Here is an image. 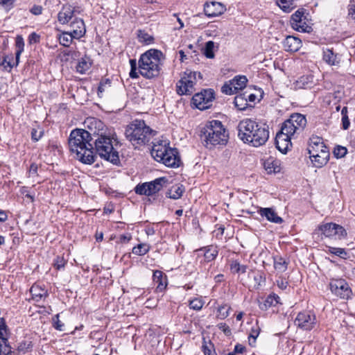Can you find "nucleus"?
<instances>
[{"label": "nucleus", "instance_id": "2f4dec72", "mask_svg": "<svg viewBox=\"0 0 355 355\" xmlns=\"http://www.w3.org/2000/svg\"><path fill=\"white\" fill-rule=\"evenodd\" d=\"M234 105L240 110H245L249 105L247 100V92L237 95L234 98Z\"/></svg>", "mask_w": 355, "mask_h": 355}, {"label": "nucleus", "instance_id": "6e6552de", "mask_svg": "<svg viewBox=\"0 0 355 355\" xmlns=\"http://www.w3.org/2000/svg\"><path fill=\"white\" fill-rule=\"evenodd\" d=\"M151 155L156 161L163 163L168 167H175L179 165L180 159L177 151L168 148L166 143L164 144L162 141L154 144Z\"/></svg>", "mask_w": 355, "mask_h": 355}, {"label": "nucleus", "instance_id": "1a4fd4ad", "mask_svg": "<svg viewBox=\"0 0 355 355\" xmlns=\"http://www.w3.org/2000/svg\"><path fill=\"white\" fill-rule=\"evenodd\" d=\"M151 155L156 161L163 163L168 167H175L179 165L180 159L177 151L168 148L166 143L164 144L162 141L154 144Z\"/></svg>", "mask_w": 355, "mask_h": 355}, {"label": "nucleus", "instance_id": "338daca9", "mask_svg": "<svg viewBox=\"0 0 355 355\" xmlns=\"http://www.w3.org/2000/svg\"><path fill=\"white\" fill-rule=\"evenodd\" d=\"M119 239L121 243H125L128 242L131 239V236L123 234L120 236Z\"/></svg>", "mask_w": 355, "mask_h": 355}, {"label": "nucleus", "instance_id": "052dcab7", "mask_svg": "<svg viewBox=\"0 0 355 355\" xmlns=\"http://www.w3.org/2000/svg\"><path fill=\"white\" fill-rule=\"evenodd\" d=\"M37 165L35 164H32L30 166L28 174L30 177H34L37 175Z\"/></svg>", "mask_w": 355, "mask_h": 355}, {"label": "nucleus", "instance_id": "37998d69", "mask_svg": "<svg viewBox=\"0 0 355 355\" xmlns=\"http://www.w3.org/2000/svg\"><path fill=\"white\" fill-rule=\"evenodd\" d=\"M230 306L227 304H223L218 308L217 318L220 320H224L228 317L230 314Z\"/></svg>", "mask_w": 355, "mask_h": 355}, {"label": "nucleus", "instance_id": "c756f323", "mask_svg": "<svg viewBox=\"0 0 355 355\" xmlns=\"http://www.w3.org/2000/svg\"><path fill=\"white\" fill-rule=\"evenodd\" d=\"M323 60L329 65L338 66L340 63V56L329 49L323 51Z\"/></svg>", "mask_w": 355, "mask_h": 355}, {"label": "nucleus", "instance_id": "9b49d317", "mask_svg": "<svg viewBox=\"0 0 355 355\" xmlns=\"http://www.w3.org/2000/svg\"><path fill=\"white\" fill-rule=\"evenodd\" d=\"M198 79H202L200 72L186 70L176 84V91L179 95H191L195 91Z\"/></svg>", "mask_w": 355, "mask_h": 355}, {"label": "nucleus", "instance_id": "ddd939ff", "mask_svg": "<svg viewBox=\"0 0 355 355\" xmlns=\"http://www.w3.org/2000/svg\"><path fill=\"white\" fill-rule=\"evenodd\" d=\"M166 178L162 177L149 182L138 184L135 189V193L139 195L153 196L158 193L167 183Z\"/></svg>", "mask_w": 355, "mask_h": 355}, {"label": "nucleus", "instance_id": "0eeeda50", "mask_svg": "<svg viewBox=\"0 0 355 355\" xmlns=\"http://www.w3.org/2000/svg\"><path fill=\"white\" fill-rule=\"evenodd\" d=\"M308 152L312 163L317 168L322 167L329 160V152L321 137L310 138Z\"/></svg>", "mask_w": 355, "mask_h": 355}, {"label": "nucleus", "instance_id": "dca6fc26", "mask_svg": "<svg viewBox=\"0 0 355 355\" xmlns=\"http://www.w3.org/2000/svg\"><path fill=\"white\" fill-rule=\"evenodd\" d=\"M214 99V92L211 89L197 93L192 98L193 105L201 110L209 108Z\"/></svg>", "mask_w": 355, "mask_h": 355}, {"label": "nucleus", "instance_id": "7ed1b4c3", "mask_svg": "<svg viewBox=\"0 0 355 355\" xmlns=\"http://www.w3.org/2000/svg\"><path fill=\"white\" fill-rule=\"evenodd\" d=\"M239 137L254 147L263 145L269 137V131L264 125L255 120L244 119L238 125Z\"/></svg>", "mask_w": 355, "mask_h": 355}, {"label": "nucleus", "instance_id": "473e14b6", "mask_svg": "<svg viewBox=\"0 0 355 355\" xmlns=\"http://www.w3.org/2000/svg\"><path fill=\"white\" fill-rule=\"evenodd\" d=\"M91 61L89 58H83L76 66V71L80 73H85L91 67Z\"/></svg>", "mask_w": 355, "mask_h": 355}, {"label": "nucleus", "instance_id": "72a5a7b5", "mask_svg": "<svg viewBox=\"0 0 355 355\" xmlns=\"http://www.w3.org/2000/svg\"><path fill=\"white\" fill-rule=\"evenodd\" d=\"M277 4L286 12H290L295 7L294 0H277Z\"/></svg>", "mask_w": 355, "mask_h": 355}, {"label": "nucleus", "instance_id": "680f3d73", "mask_svg": "<svg viewBox=\"0 0 355 355\" xmlns=\"http://www.w3.org/2000/svg\"><path fill=\"white\" fill-rule=\"evenodd\" d=\"M277 285L282 290H284L288 286V282L285 281L284 279L279 278L277 280Z\"/></svg>", "mask_w": 355, "mask_h": 355}, {"label": "nucleus", "instance_id": "4be33fe9", "mask_svg": "<svg viewBox=\"0 0 355 355\" xmlns=\"http://www.w3.org/2000/svg\"><path fill=\"white\" fill-rule=\"evenodd\" d=\"M204 11L207 16L213 17L222 15L225 11V8L219 2L213 1L205 4Z\"/></svg>", "mask_w": 355, "mask_h": 355}, {"label": "nucleus", "instance_id": "79ce46f5", "mask_svg": "<svg viewBox=\"0 0 355 355\" xmlns=\"http://www.w3.org/2000/svg\"><path fill=\"white\" fill-rule=\"evenodd\" d=\"M279 297L276 294L269 295L263 304L264 308L268 309L270 306H275L279 303Z\"/></svg>", "mask_w": 355, "mask_h": 355}, {"label": "nucleus", "instance_id": "a878e982", "mask_svg": "<svg viewBox=\"0 0 355 355\" xmlns=\"http://www.w3.org/2000/svg\"><path fill=\"white\" fill-rule=\"evenodd\" d=\"M258 213L262 216L266 217V219L276 224H281L283 222V219L277 216V214L272 208H259Z\"/></svg>", "mask_w": 355, "mask_h": 355}, {"label": "nucleus", "instance_id": "f03ea898", "mask_svg": "<svg viewBox=\"0 0 355 355\" xmlns=\"http://www.w3.org/2000/svg\"><path fill=\"white\" fill-rule=\"evenodd\" d=\"M93 132L83 129H76L70 133L68 144L70 151L75 155L76 159L86 164H92L95 161L93 144L91 141Z\"/></svg>", "mask_w": 355, "mask_h": 355}, {"label": "nucleus", "instance_id": "4d7b16f0", "mask_svg": "<svg viewBox=\"0 0 355 355\" xmlns=\"http://www.w3.org/2000/svg\"><path fill=\"white\" fill-rule=\"evenodd\" d=\"M110 87V81L107 80L105 82H101L98 88V94L100 96L105 89V87Z\"/></svg>", "mask_w": 355, "mask_h": 355}, {"label": "nucleus", "instance_id": "6e6d98bb", "mask_svg": "<svg viewBox=\"0 0 355 355\" xmlns=\"http://www.w3.org/2000/svg\"><path fill=\"white\" fill-rule=\"evenodd\" d=\"M5 58H6V62H5V64L3 65L4 69H11L13 67L18 65V64H17L16 56L15 62L11 61L10 58L9 56H6Z\"/></svg>", "mask_w": 355, "mask_h": 355}, {"label": "nucleus", "instance_id": "aec40b11", "mask_svg": "<svg viewBox=\"0 0 355 355\" xmlns=\"http://www.w3.org/2000/svg\"><path fill=\"white\" fill-rule=\"evenodd\" d=\"M8 329L3 318H0V355H7L10 349L7 345Z\"/></svg>", "mask_w": 355, "mask_h": 355}, {"label": "nucleus", "instance_id": "0e129e2a", "mask_svg": "<svg viewBox=\"0 0 355 355\" xmlns=\"http://www.w3.org/2000/svg\"><path fill=\"white\" fill-rule=\"evenodd\" d=\"M202 348L205 355H216V352L211 350V349L209 348L208 346L203 345Z\"/></svg>", "mask_w": 355, "mask_h": 355}, {"label": "nucleus", "instance_id": "a211bd4d", "mask_svg": "<svg viewBox=\"0 0 355 355\" xmlns=\"http://www.w3.org/2000/svg\"><path fill=\"white\" fill-rule=\"evenodd\" d=\"M329 286L331 292L340 298L347 299L351 295L352 291L345 279H331Z\"/></svg>", "mask_w": 355, "mask_h": 355}, {"label": "nucleus", "instance_id": "603ef678", "mask_svg": "<svg viewBox=\"0 0 355 355\" xmlns=\"http://www.w3.org/2000/svg\"><path fill=\"white\" fill-rule=\"evenodd\" d=\"M67 261L62 257H57L54 261L53 266L57 270H60L64 267Z\"/></svg>", "mask_w": 355, "mask_h": 355}, {"label": "nucleus", "instance_id": "c9c22d12", "mask_svg": "<svg viewBox=\"0 0 355 355\" xmlns=\"http://www.w3.org/2000/svg\"><path fill=\"white\" fill-rule=\"evenodd\" d=\"M274 268L280 272H284L287 269V262L281 257L274 258Z\"/></svg>", "mask_w": 355, "mask_h": 355}, {"label": "nucleus", "instance_id": "b1692460", "mask_svg": "<svg viewBox=\"0 0 355 355\" xmlns=\"http://www.w3.org/2000/svg\"><path fill=\"white\" fill-rule=\"evenodd\" d=\"M70 26L72 28L71 33L74 38L79 39L85 34V26L82 19L75 18Z\"/></svg>", "mask_w": 355, "mask_h": 355}, {"label": "nucleus", "instance_id": "69168bd1", "mask_svg": "<svg viewBox=\"0 0 355 355\" xmlns=\"http://www.w3.org/2000/svg\"><path fill=\"white\" fill-rule=\"evenodd\" d=\"M245 350V347L241 345H236L234 347V352L237 354H242Z\"/></svg>", "mask_w": 355, "mask_h": 355}, {"label": "nucleus", "instance_id": "f257e3e1", "mask_svg": "<svg viewBox=\"0 0 355 355\" xmlns=\"http://www.w3.org/2000/svg\"><path fill=\"white\" fill-rule=\"evenodd\" d=\"M85 124L91 132H93V135L97 137L94 141L96 153L105 160L116 164L119 161V157L115 148L118 144L116 135H106L103 132L104 124L96 118L87 119Z\"/></svg>", "mask_w": 355, "mask_h": 355}, {"label": "nucleus", "instance_id": "8fccbe9b", "mask_svg": "<svg viewBox=\"0 0 355 355\" xmlns=\"http://www.w3.org/2000/svg\"><path fill=\"white\" fill-rule=\"evenodd\" d=\"M130 64L131 70L130 72V76L132 78H137L139 77L138 73L137 72V61L135 59L130 60Z\"/></svg>", "mask_w": 355, "mask_h": 355}, {"label": "nucleus", "instance_id": "7c9ffc66", "mask_svg": "<svg viewBox=\"0 0 355 355\" xmlns=\"http://www.w3.org/2000/svg\"><path fill=\"white\" fill-rule=\"evenodd\" d=\"M153 282L157 284V289L162 291L166 286V276L160 270H155L153 275Z\"/></svg>", "mask_w": 355, "mask_h": 355}, {"label": "nucleus", "instance_id": "3c124183", "mask_svg": "<svg viewBox=\"0 0 355 355\" xmlns=\"http://www.w3.org/2000/svg\"><path fill=\"white\" fill-rule=\"evenodd\" d=\"M260 332V328L257 324L252 327L250 333L249 334V341L251 342V339H253V343H255L256 338L258 337Z\"/></svg>", "mask_w": 355, "mask_h": 355}, {"label": "nucleus", "instance_id": "49530a36", "mask_svg": "<svg viewBox=\"0 0 355 355\" xmlns=\"http://www.w3.org/2000/svg\"><path fill=\"white\" fill-rule=\"evenodd\" d=\"M341 114H342V124H343V128L344 130H347L349 128L350 122L347 116V107H343L341 110Z\"/></svg>", "mask_w": 355, "mask_h": 355}, {"label": "nucleus", "instance_id": "13d9d810", "mask_svg": "<svg viewBox=\"0 0 355 355\" xmlns=\"http://www.w3.org/2000/svg\"><path fill=\"white\" fill-rule=\"evenodd\" d=\"M42 136V132L38 131L36 129H33L31 131V137L32 139L37 141Z\"/></svg>", "mask_w": 355, "mask_h": 355}, {"label": "nucleus", "instance_id": "ea45409f", "mask_svg": "<svg viewBox=\"0 0 355 355\" xmlns=\"http://www.w3.org/2000/svg\"><path fill=\"white\" fill-rule=\"evenodd\" d=\"M230 270L234 273H245L247 270L245 265L240 264L237 261H232L230 263Z\"/></svg>", "mask_w": 355, "mask_h": 355}, {"label": "nucleus", "instance_id": "412c9836", "mask_svg": "<svg viewBox=\"0 0 355 355\" xmlns=\"http://www.w3.org/2000/svg\"><path fill=\"white\" fill-rule=\"evenodd\" d=\"M288 119L291 122V123L293 124V131L292 132L295 133V135L300 134L306 127V117L301 114H293Z\"/></svg>", "mask_w": 355, "mask_h": 355}, {"label": "nucleus", "instance_id": "f3484780", "mask_svg": "<svg viewBox=\"0 0 355 355\" xmlns=\"http://www.w3.org/2000/svg\"><path fill=\"white\" fill-rule=\"evenodd\" d=\"M247 82L248 79L245 76H237L222 87V92L227 95L236 93L245 87Z\"/></svg>", "mask_w": 355, "mask_h": 355}, {"label": "nucleus", "instance_id": "e433bc0d", "mask_svg": "<svg viewBox=\"0 0 355 355\" xmlns=\"http://www.w3.org/2000/svg\"><path fill=\"white\" fill-rule=\"evenodd\" d=\"M73 36H72V33L70 32H64L59 37V42L61 45L64 46H69L72 42Z\"/></svg>", "mask_w": 355, "mask_h": 355}, {"label": "nucleus", "instance_id": "864d4df0", "mask_svg": "<svg viewBox=\"0 0 355 355\" xmlns=\"http://www.w3.org/2000/svg\"><path fill=\"white\" fill-rule=\"evenodd\" d=\"M217 255V251L216 250L209 249L205 252V259L207 261L214 260Z\"/></svg>", "mask_w": 355, "mask_h": 355}, {"label": "nucleus", "instance_id": "6ab92c4d", "mask_svg": "<svg viewBox=\"0 0 355 355\" xmlns=\"http://www.w3.org/2000/svg\"><path fill=\"white\" fill-rule=\"evenodd\" d=\"M291 25L293 29L299 32H309L311 27L306 22L303 10H298L293 13L291 18Z\"/></svg>", "mask_w": 355, "mask_h": 355}, {"label": "nucleus", "instance_id": "c03bdc74", "mask_svg": "<svg viewBox=\"0 0 355 355\" xmlns=\"http://www.w3.org/2000/svg\"><path fill=\"white\" fill-rule=\"evenodd\" d=\"M137 36L140 42H143L147 44L152 43L154 40L150 35L141 30L138 31Z\"/></svg>", "mask_w": 355, "mask_h": 355}, {"label": "nucleus", "instance_id": "e2e57ef3", "mask_svg": "<svg viewBox=\"0 0 355 355\" xmlns=\"http://www.w3.org/2000/svg\"><path fill=\"white\" fill-rule=\"evenodd\" d=\"M42 12V8L40 6H34L31 9V12L35 15H41Z\"/></svg>", "mask_w": 355, "mask_h": 355}, {"label": "nucleus", "instance_id": "bf43d9fd", "mask_svg": "<svg viewBox=\"0 0 355 355\" xmlns=\"http://www.w3.org/2000/svg\"><path fill=\"white\" fill-rule=\"evenodd\" d=\"M28 42L30 44L37 43L40 42V35L36 33H32L28 37Z\"/></svg>", "mask_w": 355, "mask_h": 355}, {"label": "nucleus", "instance_id": "4468645a", "mask_svg": "<svg viewBox=\"0 0 355 355\" xmlns=\"http://www.w3.org/2000/svg\"><path fill=\"white\" fill-rule=\"evenodd\" d=\"M294 323L297 328L303 331H311L317 324V318L313 311L305 310L298 313Z\"/></svg>", "mask_w": 355, "mask_h": 355}, {"label": "nucleus", "instance_id": "c85d7f7f", "mask_svg": "<svg viewBox=\"0 0 355 355\" xmlns=\"http://www.w3.org/2000/svg\"><path fill=\"white\" fill-rule=\"evenodd\" d=\"M314 78L312 75L301 76L295 83L296 89H311L314 85Z\"/></svg>", "mask_w": 355, "mask_h": 355}, {"label": "nucleus", "instance_id": "de8ad7c7", "mask_svg": "<svg viewBox=\"0 0 355 355\" xmlns=\"http://www.w3.org/2000/svg\"><path fill=\"white\" fill-rule=\"evenodd\" d=\"M329 251L330 253L336 254L341 258L347 257V252L343 248L329 247Z\"/></svg>", "mask_w": 355, "mask_h": 355}, {"label": "nucleus", "instance_id": "a19ab883", "mask_svg": "<svg viewBox=\"0 0 355 355\" xmlns=\"http://www.w3.org/2000/svg\"><path fill=\"white\" fill-rule=\"evenodd\" d=\"M214 47L215 43L213 41H209L206 42L204 49V54L207 58L212 59L214 58Z\"/></svg>", "mask_w": 355, "mask_h": 355}, {"label": "nucleus", "instance_id": "bb28decb", "mask_svg": "<svg viewBox=\"0 0 355 355\" xmlns=\"http://www.w3.org/2000/svg\"><path fill=\"white\" fill-rule=\"evenodd\" d=\"M301 40L294 36H288L283 42V46L285 51L296 52L301 47Z\"/></svg>", "mask_w": 355, "mask_h": 355}, {"label": "nucleus", "instance_id": "423d86ee", "mask_svg": "<svg viewBox=\"0 0 355 355\" xmlns=\"http://www.w3.org/2000/svg\"><path fill=\"white\" fill-rule=\"evenodd\" d=\"M153 130L144 121L135 120L125 130V137L135 148L147 144L152 136Z\"/></svg>", "mask_w": 355, "mask_h": 355}, {"label": "nucleus", "instance_id": "5fc2aeb1", "mask_svg": "<svg viewBox=\"0 0 355 355\" xmlns=\"http://www.w3.org/2000/svg\"><path fill=\"white\" fill-rule=\"evenodd\" d=\"M53 327L55 329L59 331L64 330V323H62L59 319V314L55 315L53 318Z\"/></svg>", "mask_w": 355, "mask_h": 355}, {"label": "nucleus", "instance_id": "09e8293b", "mask_svg": "<svg viewBox=\"0 0 355 355\" xmlns=\"http://www.w3.org/2000/svg\"><path fill=\"white\" fill-rule=\"evenodd\" d=\"M347 150L345 147L338 146L334 150V155L337 158H342L347 154Z\"/></svg>", "mask_w": 355, "mask_h": 355}, {"label": "nucleus", "instance_id": "f8f14e48", "mask_svg": "<svg viewBox=\"0 0 355 355\" xmlns=\"http://www.w3.org/2000/svg\"><path fill=\"white\" fill-rule=\"evenodd\" d=\"M289 119L286 120L282 125L281 130L276 135L275 144L277 148L282 153H286L291 147V140L294 138L293 133V124Z\"/></svg>", "mask_w": 355, "mask_h": 355}, {"label": "nucleus", "instance_id": "393cba45", "mask_svg": "<svg viewBox=\"0 0 355 355\" xmlns=\"http://www.w3.org/2000/svg\"><path fill=\"white\" fill-rule=\"evenodd\" d=\"M30 292L32 295V299L36 302H41L48 296L47 290L38 284H33L30 289Z\"/></svg>", "mask_w": 355, "mask_h": 355}, {"label": "nucleus", "instance_id": "9d476101", "mask_svg": "<svg viewBox=\"0 0 355 355\" xmlns=\"http://www.w3.org/2000/svg\"><path fill=\"white\" fill-rule=\"evenodd\" d=\"M151 155L156 161L163 163L168 167H175L179 165L180 159L177 151L168 148L166 143L164 144L162 141L154 144Z\"/></svg>", "mask_w": 355, "mask_h": 355}, {"label": "nucleus", "instance_id": "f704fd0d", "mask_svg": "<svg viewBox=\"0 0 355 355\" xmlns=\"http://www.w3.org/2000/svg\"><path fill=\"white\" fill-rule=\"evenodd\" d=\"M17 64H19V58L21 53L24 51V42L21 35H17L15 40Z\"/></svg>", "mask_w": 355, "mask_h": 355}, {"label": "nucleus", "instance_id": "58836bf2", "mask_svg": "<svg viewBox=\"0 0 355 355\" xmlns=\"http://www.w3.org/2000/svg\"><path fill=\"white\" fill-rule=\"evenodd\" d=\"M183 191L182 187L174 186L168 191V195L170 198L179 199L182 196Z\"/></svg>", "mask_w": 355, "mask_h": 355}, {"label": "nucleus", "instance_id": "2eb2a0df", "mask_svg": "<svg viewBox=\"0 0 355 355\" xmlns=\"http://www.w3.org/2000/svg\"><path fill=\"white\" fill-rule=\"evenodd\" d=\"M318 230L326 237L335 239L340 240L347 236V232L344 227L334 223L322 224L318 227Z\"/></svg>", "mask_w": 355, "mask_h": 355}, {"label": "nucleus", "instance_id": "774afa93", "mask_svg": "<svg viewBox=\"0 0 355 355\" xmlns=\"http://www.w3.org/2000/svg\"><path fill=\"white\" fill-rule=\"evenodd\" d=\"M349 15L354 19H355V8L351 7L349 9Z\"/></svg>", "mask_w": 355, "mask_h": 355}, {"label": "nucleus", "instance_id": "20e7f679", "mask_svg": "<svg viewBox=\"0 0 355 355\" xmlns=\"http://www.w3.org/2000/svg\"><path fill=\"white\" fill-rule=\"evenodd\" d=\"M200 138L207 148H212L217 145L225 146L228 141L229 135L223 123L217 120L209 121L202 129Z\"/></svg>", "mask_w": 355, "mask_h": 355}, {"label": "nucleus", "instance_id": "cd10ccee", "mask_svg": "<svg viewBox=\"0 0 355 355\" xmlns=\"http://www.w3.org/2000/svg\"><path fill=\"white\" fill-rule=\"evenodd\" d=\"M263 164L268 174L277 173L281 171L279 161L272 157L264 160Z\"/></svg>", "mask_w": 355, "mask_h": 355}, {"label": "nucleus", "instance_id": "a18cd8bd", "mask_svg": "<svg viewBox=\"0 0 355 355\" xmlns=\"http://www.w3.org/2000/svg\"><path fill=\"white\" fill-rule=\"evenodd\" d=\"M204 305V302L200 298H194L189 301V306L190 309L195 311H200Z\"/></svg>", "mask_w": 355, "mask_h": 355}, {"label": "nucleus", "instance_id": "39448f33", "mask_svg": "<svg viewBox=\"0 0 355 355\" xmlns=\"http://www.w3.org/2000/svg\"><path fill=\"white\" fill-rule=\"evenodd\" d=\"M163 58L164 55L162 51L157 49H150L141 54L139 60L140 74L146 78L158 76Z\"/></svg>", "mask_w": 355, "mask_h": 355}, {"label": "nucleus", "instance_id": "4c0bfd02", "mask_svg": "<svg viewBox=\"0 0 355 355\" xmlns=\"http://www.w3.org/2000/svg\"><path fill=\"white\" fill-rule=\"evenodd\" d=\"M150 250V246L146 243H140L132 248V253L141 256L146 254Z\"/></svg>", "mask_w": 355, "mask_h": 355}, {"label": "nucleus", "instance_id": "5701e85b", "mask_svg": "<svg viewBox=\"0 0 355 355\" xmlns=\"http://www.w3.org/2000/svg\"><path fill=\"white\" fill-rule=\"evenodd\" d=\"M75 9L71 5H64L62 6L61 10L58 12V20L62 24H65L69 22L73 18Z\"/></svg>", "mask_w": 355, "mask_h": 355}]
</instances>
